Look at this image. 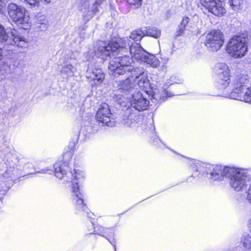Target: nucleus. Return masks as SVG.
Instances as JSON below:
<instances>
[{"instance_id":"nucleus-21","label":"nucleus","mask_w":251,"mask_h":251,"mask_svg":"<svg viewBox=\"0 0 251 251\" xmlns=\"http://www.w3.org/2000/svg\"><path fill=\"white\" fill-rule=\"evenodd\" d=\"M142 61L147 63L153 68H156L160 65L159 60L154 55L150 54L148 52L144 57Z\"/></svg>"},{"instance_id":"nucleus-18","label":"nucleus","mask_w":251,"mask_h":251,"mask_svg":"<svg viewBox=\"0 0 251 251\" xmlns=\"http://www.w3.org/2000/svg\"><path fill=\"white\" fill-rule=\"evenodd\" d=\"M136 84L133 82V77L126 78L125 80L120 81L118 84V90L121 92L128 91L132 88H133Z\"/></svg>"},{"instance_id":"nucleus-32","label":"nucleus","mask_w":251,"mask_h":251,"mask_svg":"<svg viewBox=\"0 0 251 251\" xmlns=\"http://www.w3.org/2000/svg\"><path fill=\"white\" fill-rule=\"evenodd\" d=\"M215 0H200V3L198 4L199 7H201L202 9L203 8L208 10L211 5L212 2H214Z\"/></svg>"},{"instance_id":"nucleus-40","label":"nucleus","mask_w":251,"mask_h":251,"mask_svg":"<svg viewBox=\"0 0 251 251\" xmlns=\"http://www.w3.org/2000/svg\"><path fill=\"white\" fill-rule=\"evenodd\" d=\"M40 1L44 2L46 3H49L50 2V0H37V3L39 2Z\"/></svg>"},{"instance_id":"nucleus-29","label":"nucleus","mask_w":251,"mask_h":251,"mask_svg":"<svg viewBox=\"0 0 251 251\" xmlns=\"http://www.w3.org/2000/svg\"><path fill=\"white\" fill-rule=\"evenodd\" d=\"M241 243L246 249H251V236L249 234L243 235L241 239Z\"/></svg>"},{"instance_id":"nucleus-38","label":"nucleus","mask_w":251,"mask_h":251,"mask_svg":"<svg viewBox=\"0 0 251 251\" xmlns=\"http://www.w3.org/2000/svg\"><path fill=\"white\" fill-rule=\"evenodd\" d=\"M50 171L51 172V171L48 169V168H46L44 170H42L41 171H40V172H39V173H49V174H50V172H49Z\"/></svg>"},{"instance_id":"nucleus-1","label":"nucleus","mask_w":251,"mask_h":251,"mask_svg":"<svg viewBox=\"0 0 251 251\" xmlns=\"http://www.w3.org/2000/svg\"><path fill=\"white\" fill-rule=\"evenodd\" d=\"M232 167L218 165L205 164L196 162L192 166L194 173L192 176H198L200 174L204 172L208 175L207 177L212 180L221 181L225 177H227Z\"/></svg>"},{"instance_id":"nucleus-39","label":"nucleus","mask_w":251,"mask_h":251,"mask_svg":"<svg viewBox=\"0 0 251 251\" xmlns=\"http://www.w3.org/2000/svg\"><path fill=\"white\" fill-rule=\"evenodd\" d=\"M4 7V3L2 0H0V12H2Z\"/></svg>"},{"instance_id":"nucleus-20","label":"nucleus","mask_w":251,"mask_h":251,"mask_svg":"<svg viewBox=\"0 0 251 251\" xmlns=\"http://www.w3.org/2000/svg\"><path fill=\"white\" fill-rule=\"evenodd\" d=\"M74 172L72 173L73 178L71 187L73 185L76 186V184H77L78 188H79L80 184L84 179V173L79 170L74 169Z\"/></svg>"},{"instance_id":"nucleus-31","label":"nucleus","mask_w":251,"mask_h":251,"mask_svg":"<svg viewBox=\"0 0 251 251\" xmlns=\"http://www.w3.org/2000/svg\"><path fill=\"white\" fill-rule=\"evenodd\" d=\"M123 123L127 127H133L136 125V123L135 120L133 119L132 116L124 118Z\"/></svg>"},{"instance_id":"nucleus-16","label":"nucleus","mask_w":251,"mask_h":251,"mask_svg":"<svg viewBox=\"0 0 251 251\" xmlns=\"http://www.w3.org/2000/svg\"><path fill=\"white\" fill-rule=\"evenodd\" d=\"M207 10L218 17H221L226 13L224 4L221 0H215L212 2L211 6Z\"/></svg>"},{"instance_id":"nucleus-10","label":"nucleus","mask_w":251,"mask_h":251,"mask_svg":"<svg viewBox=\"0 0 251 251\" xmlns=\"http://www.w3.org/2000/svg\"><path fill=\"white\" fill-rule=\"evenodd\" d=\"M104 0H96L94 3H92L93 0H81L79 9L85 17H92L99 11V6Z\"/></svg>"},{"instance_id":"nucleus-44","label":"nucleus","mask_w":251,"mask_h":251,"mask_svg":"<svg viewBox=\"0 0 251 251\" xmlns=\"http://www.w3.org/2000/svg\"><path fill=\"white\" fill-rule=\"evenodd\" d=\"M110 242L111 244H112L113 245V246H114V249H115V250L116 251V246H115V245L114 244H113V242H111V241H109Z\"/></svg>"},{"instance_id":"nucleus-41","label":"nucleus","mask_w":251,"mask_h":251,"mask_svg":"<svg viewBox=\"0 0 251 251\" xmlns=\"http://www.w3.org/2000/svg\"><path fill=\"white\" fill-rule=\"evenodd\" d=\"M2 56H3L2 50L1 49H0V60H1L2 59Z\"/></svg>"},{"instance_id":"nucleus-7","label":"nucleus","mask_w":251,"mask_h":251,"mask_svg":"<svg viewBox=\"0 0 251 251\" xmlns=\"http://www.w3.org/2000/svg\"><path fill=\"white\" fill-rule=\"evenodd\" d=\"M224 39L223 33L219 30H213L205 36L204 45L211 51H217L223 46Z\"/></svg>"},{"instance_id":"nucleus-27","label":"nucleus","mask_w":251,"mask_h":251,"mask_svg":"<svg viewBox=\"0 0 251 251\" xmlns=\"http://www.w3.org/2000/svg\"><path fill=\"white\" fill-rule=\"evenodd\" d=\"M145 35L150 36L155 38H159L161 35V31L156 27H152L144 29Z\"/></svg>"},{"instance_id":"nucleus-24","label":"nucleus","mask_w":251,"mask_h":251,"mask_svg":"<svg viewBox=\"0 0 251 251\" xmlns=\"http://www.w3.org/2000/svg\"><path fill=\"white\" fill-rule=\"evenodd\" d=\"M60 69L62 75L67 76H72L75 71V68L70 64H64Z\"/></svg>"},{"instance_id":"nucleus-34","label":"nucleus","mask_w":251,"mask_h":251,"mask_svg":"<svg viewBox=\"0 0 251 251\" xmlns=\"http://www.w3.org/2000/svg\"><path fill=\"white\" fill-rule=\"evenodd\" d=\"M129 4L135 8H138L142 5V0H129Z\"/></svg>"},{"instance_id":"nucleus-11","label":"nucleus","mask_w":251,"mask_h":251,"mask_svg":"<svg viewBox=\"0 0 251 251\" xmlns=\"http://www.w3.org/2000/svg\"><path fill=\"white\" fill-rule=\"evenodd\" d=\"M111 113L108 105L106 103L101 104L96 114L97 121L103 125L112 127L115 126V123L111 120Z\"/></svg>"},{"instance_id":"nucleus-33","label":"nucleus","mask_w":251,"mask_h":251,"mask_svg":"<svg viewBox=\"0 0 251 251\" xmlns=\"http://www.w3.org/2000/svg\"><path fill=\"white\" fill-rule=\"evenodd\" d=\"M189 19L188 17H184L182 19L180 25L179 26V29L178 30V34L180 35L183 33L186 25L189 23Z\"/></svg>"},{"instance_id":"nucleus-13","label":"nucleus","mask_w":251,"mask_h":251,"mask_svg":"<svg viewBox=\"0 0 251 251\" xmlns=\"http://www.w3.org/2000/svg\"><path fill=\"white\" fill-rule=\"evenodd\" d=\"M86 77L92 84L99 85L101 84L104 79L105 75L101 70L98 68H94L89 66L86 72Z\"/></svg>"},{"instance_id":"nucleus-14","label":"nucleus","mask_w":251,"mask_h":251,"mask_svg":"<svg viewBox=\"0 0 251 251\" xmlns=\"http://www.w3.org/2000/svg\"><path fill=\"white\" fill-rule=\"evenodd\" d=\"M71 191L72 192V201L75 204L76 208L78 210H85L86 207L82 198L83 195L80 192L77 184H76V186L73 185L71 187Z\"/></svg>"},{"instance_id":"nucleus-6","label":"nucleus","mask_w":251,"mask_h":251,"mask_svg":"<svg viewBox=\"0 0 251 251\" xmlns=\"http://www.w3.org/2000/svg\"><path fill=\"white\" fill-rule=\"evenodd\" d=\"M227 178L230 186L237 191L243 190L247 185L248 177L247 172L241 168L232 167Z\"/></svg>"},{"instance_id":"nucleus-5","label":"nucleus","mask_w":251,"mask_h":251,"mask_svg":"<svg viewBox=\"0 0 251 251\" xmlns=\"http://www.w3.org/2000/svg\"><path fill=\"white\" fill-rule=\"evenodd\" d=\"M133 60L126 55L116 57L109 62L110 73L112 75H124L134 69L132 65Z\"/></svg>"},{"instance_id":"nucleus-30","label":"nucleus","mask_w":251,"mask_h":251,"mask_svg":"<svg viewBox=\"0 0 251 251\" xmlns=\"http://www.w3.org/2000/svg\"><path fill=\"white\" fill-rule=\"evenodd\" d=\"M9 37L8 33L5 31L4 26L0 24V42L7 41Z\"/></svg>"},{"instance_id":"nucleus-17","label":"nucleus","mask_w":251,"mask_h":251,"mask_svg":"<svg viewBox=\"0 0 251 251\" xmlns=\"http://www.w3.org/2000/svg\"><path fill=\"white\" fill-rule=\"evenodd\" d=\"M12 39L15 45L21 48L26 47L28 44L27 40L19 34L15 30L11 32Z\"/></svg>"},{"instance_id":"nucleus-22","label":"nucleus","mask_w":251,"mask_h":251,"mask_svg":"<svg viewBox=\"0 0 251 251\" xmlns=\"http://www.w3.org/2000/svg\"><path fill=\"white\" fill-rule=\"evenodd\" d=\"M65 165L61 162H58L54 165V173L55 176L59 179H62L66 174L64 169Z\"/></svg>"},{"instance_id":"nucleus-3","label":"nucleus","mask_w":251,"mask_h":251,"mask_svg":"<svg viewBox=\"0 0 251 251\" xmlns=\"http://www.w3.org/2000/svg\"><path fill=\"white\" fill-rule=\"evenodd\" d=\"M130 44V41L127 38L118 39L115 42H111L106 44L102 41L99 42V46L97 50H95L96 54L99 56H108L113 52L118 50L119 53H126V49Z\"/></svg>"},{"instance_id":"nucleus-12","label":"nucleus","mask_w":251,"mask_h":251,"mask_svg":"<svg viewBox=\"0 0 251 251\" xmlns=\"http://www.w3.org/2000/svg\"><path fill=\"white\" fill-rule=\"evenodd\" d=\"M129 100L131 105L138 111L147 109L149 105V101L139 91L135 92Z\"/></svg>"},{"instance_id":"nucleus-45","label":"nucleus","mask_w":251,"mask_h":251,"mask_svg":"<svg viewBox=\"0 0 251 251\" xmlns=\"http://www.w3.org/2000/svg\"><path fill=\"white\" fill-rule=\"evenodd\" d=\"M42 20L45 18V17L44 15H43V16H42Z\"/></svg>"},{"instance_id":"nucleus-23","label":"nucleus","mask_w":251,"mask_h":251,"mask_svg":"<svg viewBox=\"0 0 251 251\" xmlns=\"http://www.w3.org/2000/svg\"><path fill=\"white\" fill-rule=\"evenodd\" d=\"M133 82L142 89H147L150 87V83L149 80L143 75L136 76L133 78Z\"/></svg>"},{"instance_id":"nucleus-42","label":"nucleus","mask_w":251,"mask_h":251,"mask_svg":"<svg viewBox=\"0 0 251 251\" xmlns=\"http://www.w3.org/2000/svg\"><path fill=\"white\" fill-rule=\"evenodd\" d=\"M249 228L250 229V232H251V219H250L249 223Z\"/></svg>"},{"instance_id":"nucleus-37","label":"nucleus","mask_w":251,"mask_h":251,"mask_svg":"<svg viewBox=\"0 0 251 251\" xmlns=\"http://www.w3.org/2000/svg\"><path fill=\"white\" fill-rule=\"evenodd\" d=\"M248 199L250 202L251 203V185L248 190Z\"/></svg>"},{"instance_id":"nucleus-36","label":"nucleus","mask_w":251,"mask_h":251,"mask_svg":"<svg viewBox=\"0 0 251 251\" xmlns=\"http://www.w3.org/2000/svg\"><path fill=\"white\" fill-rule=\"evenodd\" d=\"M25 0V1H26L28 3H29L30 5H35L36 4H37V0Z\"/></svg>"},{"instance_id":"nucleus-25","label":"nucleus","mask_w":251,"mask_h":251,"mask_svg":"<svg viewBox=\"0 0 251 251\" xmlns=\"http://www.w3.org/2000/svg\"><path fill=\"white\" fill-rule=\"evenodd\" d=\"M145 36L144 29H139L133 30L130 35V38L135 41H140Z\"/></svg>"},{"instance_id":"nucleus-28","label":"nucleus","mask_w":251,"mask_h":251,"mask_svg":"<svg viewBox=\"0 0 251 251\" xmlns=\"http://www.w3.org/2000/svg\"><path fill=\"white\" fill-rule=\"evenodd\" d=\"M96 231L98 234L105 237H106V234L109 236L113 234V229L112 228H104L102 226H99L97 227Z\"/></svg>"},{"instance_id":"nucleus-15","label":"nucleus","mask_w":251,"mask_h":251,"mask_svg":"<svg viewBox=\"0 0 251 251\" xmlns=\"http://www.w3.org/2000/svg\"><path fill=\"white\" fill-rule=\"evenodd\" d=\"M129 51L133 58L141 61L147 52L137 43H134L131 45Z\"/></svg>"},{"instance_id":"nucleus-46","label":"nucleus","mask_w":251,"mask_h":251,"mask_svg":"<svg viewBox=\"0 0 251 251\" xmlns=\"http://www.w3.org/2000/svg\"><path fill=\"white\" fill-rule=\"evenodd\" d=\"M68 154H69V155H71V152L68 153Z\"/></svg>"},{"instance_id":"nucleus-35","label":"nucleus","mask_w":251,"mask_h":251,"mask_svg":"<svg viewBox=\"0 0 251 251\" xmlns=\"http://www.w3.org/2000/svg\"><path fill=\"white\" fill-rule=\"evenodd\" d=\"M33 168V165L31 163H27L26 164L25 167L24 169L25 170H30L31 169Z\"/></svg>"},{"instance_id":"nucleus-4","label":"nucleus","mask_w":251,"mask_h":251,"mask_svg":"<svg viewBox=\"0 0 251 251\" xmlns=\"http://www.w3.org/2000/svg\"><path fill=\"white\" fill-rule=\"evenodd\" d=\"M7 11L12 21L21 28L27 29L30 27V18L25 8L14 3H11L8 5Z\"/></svg>"},{"instance_id":"nucleus-9","label":"nucleus","mask_w":251,"mask_h":251,"mask_svg":"<svg viewBox=\"0 0 251 251\" xmlns=\"http://www.w3.org/2000/svg\"><path fill=\"white\" fill-rule=\"evenodd\" d=\"M248 79L245 75H237L235 76L233 81V86L232 89L230 87H227L229 89H225L226 94H225V97H228L230 99L238 100L237 98L232 97V95L233 93L237 94L238 95H240L241 92H246L248 88L246 87V84L248 83Z\"/></svg>"},{"instance_id":"nucleus-26","label":"nucleus","mask_w":251,"mask_h":251,"mask_svg":"<svg viewBox=\"0 0 251 251\" xmlns=\"http://www.w3.org/2000/svg\"><path fill=\"white\" fill-rule=\"evenodd\" d=\"M231 8L234 11H238L243 8V0H228Z\"/></svg>"},{"instance_id":"nucleus-19","label":"nucleus","mask_w":251,"mask_h":251,"mask_svg":"<svg viewBox=\"0 0 251 251\" xmlns=\"http://www.w3.org/2000/svg\"><path fill=\"white\" fill-rule=\"evenodd\" d=\"M20 176V171L16 168H10L7 169L3 174L1 179L10 178L11 180H13Z\"/></svg>"},{"instance_id":"nucleus-8","label":"nucleus","mask_w":251,"mask_h":251,"mask_svg":"<svg viewBox=\"0 0 251 251\" xmlns=\"http://www.w3.org/2000/svg\"><path fill=\"white\" fill-rule=\"evenodd\" d=\"M215 73L218 75L217 86L219 89H229L227 87L230 83V73L228 66L225 63L216 64L214 67Z\"/></svg>"},{"instance_id":"nucleus-43","label":"nucleus","mask_w":251,"mask_h":251,"mask_svg":"<svg viewBox=\"0 0 251 251\" xmlns=\"http://www.w3.org/2000/svg\"><path fill=\"white\" fill-rule=\"evenodd\" d=\"M4 191L2 189H0V195H2V194H4ZM0 199H1V196H0Z\"/></svg>"},{"instance_id":"nucleus-2","label":"nucleus","mask_w":251,"mask_h":251,"mask_svg":"<svg viewBox=\"0 0 251 251\" xmlns=\"http://www.w3.org/2000/svg\"><path fill=\"white\" fill-rule=\"evenodd\" d=\"M248 51V39L242 35L234 36L229 39L226 45V53L234 59L243 58Z\"/></svg>"}]
</instances>
